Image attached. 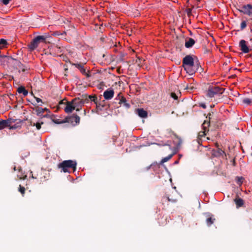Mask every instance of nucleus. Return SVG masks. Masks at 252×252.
I'll return each instance as SVG.
<instances>
[{"label": "nucleus", "mask_w": 252, "mask_h": 252, "mask_svg": "<svg viewBox=\"0 0 252 252\" xmlns=\"http://www.w3.org/2000/svg\"><path fill=\"white\" fill-rule=\"evenodd\" d=\"M43 110H44V113L46 111V112H47L48 111H49V110L47 108H43Z\"/></svg>", "instance_id": "nucleus-45"}, {"label": "nucleus", "mask_w": 252, "mask_h": 252, "mask_svg": "<svg viewBox=\"0 0 252 252\" xmlns=\"http://www.w3.org/2000/svg\"><path fill=\"white\" fill-rule=\"evenodd\" d=\"M223 92V89L219 86H210L207 91V95L209 97H213L216 95L221 94Z\"/></svg>", "instance_id": "nucleus-4"}, {"label": "nucleus", "mask_w": 252, "mask_h": 252, "mask_svg": "<svg viewBox=\"0 0 252 252\" xmlns=\"http://www.w3.org/2000/svg\"><path fill=\"white\" fill-rule=\"evenodd\" d=\"M175 163V164H177V163H178V160H177V161H175V163Z\"/></svg>", "instance_id": "nucleus-48"}, {"label": "nucleus", "mask_w": 252, "mask_h": 252, "mask_svg": "<svg viewBox=\"0 0 252 252\" xmlns=\"http://www.w3.org/2000/svg\"><path fill=\"white\" fill-rule=\"evenodd\" d=\"M195 88L193 85H192L191 84L189 85H187L185 87V89L188 90V91H192Z\"/></svg>", "instance_id": "nucleus-30"}, {"label": "nucleus", "mask_w": 252, "mask_h": 252, "mask_svg": "<svg viewBox=\"0 0 252 252\" xmlns=\"http://www.w3.org/2000/svg\"><path fill=\"white\" fill-rule=\"evenodd\" d=\"M136 114L142 118H145L147 117L148 113L143 108H138L135 110Z\"/></svg>", "instance_id": "nucleus-13"}, {"label": "nucleus", "mask_w": 252, "mask_h": 252, "mask_svg": "<svg viewBox=\"0 0 252 252\" xmlns=\"http://www.w3.org/2000/svg\"><path fill=\"white\" fill-rule=\"evenodd\" d=\"M20 174L17 175L18 177L19 178L20 180H25L27 178V175H25L24 177L22 176V172H19Z\"/></svg>", "instance_id": "nucleus-35"}, {"label": "nucleus", "mask_w": 252, "mask_h": 252, "mask_svg": "<svg viewBox=\"0 0 252 252\" xmlns=\"http://www.w3.org/2000/svg\"><path fill=\"white\" fill-rule=\"evenodd\" d=\"M32 178H34V177L33 176V175L32 176Z\"/></svg>", "instance_id": "nucleus-51"}, {"label": "nucleus", "mask_w": 252, "mask_h": 252, "mask_svg": "<svg viewBox=\"0 0 252 252\" xmlns=\"http://www.w3.org/2000/svg\"><path fill=\"white\" fill-rule=\"evenodd\" d=\"M191 9H189L188 10V11H187V13H188V15H189V14H190L191 13Z\"/></svg>", "instance_id": "nucleus-44"}, {"label": "nucleus", "mask_w": 252, "mask_h": 252, "mask_svg": "<svg viewBox=\"0 0 252 252\" xmlns=\"http://www.w3.org/2000/svg\"><path fill=\"white\" fill-rule=\"evenodd\" d=\"M166 200H168L169 202H171L172 203H174L176 202V199L170 198L169 196L167 195H165L162 197V202L163 203Z\"/></svg>", "instance_id": "nucleus-21"}, {"label": "nucleus", "mask_w": 252, "mask_h": 252, "mask_svg": "<svg viewBox=\"0 0 252 252\" xmlns=\"http://www.w3.org/2000/svg\"><path fill=\"white\" fill-rule=\"evenodd\" d=\"M20 174L17 175L18 177L19 178L20 180H25L27 178V175H25L24 177L22 176V172H19Z\"/></svg>", "instance_id": "nucleus-36"}, {"label": "nucleus", "mask_w": 252, "mask_h": 252, "mask_svg": "<svg viewBox=\"0 0 252 252\" xmlns=\"http://www.w3.org/2000/svg\"><path fill=\"white\" fill-rule=\"evenodd\" d=\"M199 106H200L201 107H202V108H204V109L206 108V104H205V103H200V104H199Z\"/></svg>", "instance_id": "nucleus-40"}, {"label": "nucleus", "mask_w": 252, "mask_h": 252, "mask_svg": "<svg viewBox=\"0 0 252 252\" xmlns=\"http://www.w3.org/2000/svg\"><path fill=\"white\" fill-rule=\"evenodd\" d=\"M194 65V60L191 55H187L183 60V66L186 70L187 73L189 75L195 73V69H191V66Z\"/></svg>", "instance_id": "nucleus-1"}, {"label": "nucleus", "mask_w": 252, "mask_h": 252, "mask_svg": "<svg viewBox=\"0 0 252 252\" xmlns=\"http://www.w3.org/2000/svg\"><path fill=\"white\" fill-rule=\"evenodd\" d=\"M60 104H64L65 105L64 108V111L66 113H70L75 109L73 104L71 101H68L65 100H62L60 102Z\"/></svg>", "instance_id": "nucleus-6"}, {"label": "nucleus", "mask_w": 252, "mask_h": 252, "mask_svg": "<svg viewBox=\"0 0 252 252\" xmlns=\"http://www.w3.org/2000/svg\"><path fill=\"white\" fill-rule=\"evenodd\" d=\"M77 162L76 160H66L58 164V167L61 168L64 172H69L68 168H72L74 171L76 169Z\"/></svg>", "instance_id": "nucleus-2"}, {"label": "nucleus", "mask_w": 252, "mask_h": 252, "mask_svg": "<svg viewBox=\"0 0 252 252\" xmlns=\"http://www.w3.org/2000/svg\"><path fill=\"white\" fill-rule=\"evenodd\" d=\"M119 103L126 109L129 108L130 106V104L127 102V100L124 97H122L121 99H119Z\"/></svg>", "instance_id": "nucleus-17"}, {"label": "nucleus", "mask_w": 252, "mask_h": 252, "mask_svg": "<svg viewBox=\"0 0 252 252\" xmlns=\"http://www.w3.org/2000/svg\"><path fill=\"white\" fill-rule=\"evenodd\" d=\"M212 155L215 157H219L224 154V152L219 148L212 151Z\"/></svg>", "instance_id": "nucleus-14"}, {"label": "nucleus", "mask_w": 252, "mask_h": 252, "mask_svg": "<svg viewBox=\"0 0 252 252\" xmlns=\"http://www.w3.org/2000/svg\"><path fill=\"white\" fill-rule=\"evenodd\" d=\"M22 172V169L21 167L19 169V172Z\"/></svg>", "instance_id": "nucleus-47"}, {"label": "nucleus", "mask_w": 252, "mask_h": 252, "mask_svg": "<svg viewBox=\"0 0 252 252\" xmlns=\"http://www.w3.org/2000/svg\"><path fill=\"white\" fill-rule=\"evenodd\" d=\"M171 96L174 99H177L178 98L177 95L174 93H172L171 94Z\"/></svg>", "instance_id": "nucleus-37"}, {"label": "nucleus", "mask_w": 252, "mask_h": 252, "mask_svg": "<svg viewBox=\"0 0 252 252\" xmlns=\"http://www.w3.org/2000/svg\"><path fill=\"white\" fill-rule=\"evenodd\" d=\"M231 162H232V164L233 166H235L236 165V162L234 159L231 160Z\"/></svg>", "instance_id": "nucleus-41"}, {"label": "nucleus", "mask_w": 252, "mask_h": 252, "mask_svg": "<svg viewBox=\"0 0 252 252\" xmlns=\"http://www.w3.org/2000/svg\"><path fill=\"white\" fill-rule=\"evenodd\" d=\"M47 37L44 35H38L35 37L30 44L28 45L29 48L32 51L36 48L40 42H44L46 41Z\"/></svg>", "instance_id": "nucleus-3"}, {"label": "nucleus", "mask_w": 252, "mask_h": 252, "mask_svg": "<svg viewBox=\"0 0 252 252\" xmlns=\"http://www.w3.org/2000/svg\"><path fill=\"white\" fill-rule=\"evenodd\" d=\"M165 145H168V146H169V149H171V146L169 144H165Z\"/></svg>", "instance_id": "nucleus-46"}, {"label": "nucleus", "mask_w": 252, "mask_h": 252, "mask_svg": "<svg viewBox=\"0 0 252 252\" xmlns=\"http://www.w3.org/2000/svg\"><path fill=\"white\" fill-rule=\"evenodd\" d=\"M215 219H212L211 217H209L206 219V223L208 226H210L214 223Z\"/></svg>", "instance_id": "nucleus-28"}, {"label": "nucleus", "mask_w": 252, "mask_h": 252, "mask_svg": "<svg viewBox=\"0 0 252 252\" xmlns=\"http://www.w3.org/2000/svg\"><path fill=\"white\" fill-rule=\"evenodd\" d=\"M247 26V23L245 21H243L241 23V29L243 30L245 29Z\"/></svg>", "instance_id": "nucleus-34"}, {"label": "nucleus", "mask_w": 252, "mask_h": 252, "mask_svg": "<svg viewBox=\"0 0 252 252\" xmlns=\"http://www.w3.org/2000/svg\"><path fill=\"white\" fill-rule=\"evenodd\" d=\"M178 143H177V146H180L181 144V143H182V140L180 138H179L178 139Z\"/></svg>", "instance_id": "nucleus-42"}, {"label": "nucleus", "mask_w": 252, "mask_h": 252, "mask_svg": "<svg viewBox=\"0 0 252 252\" xmlns=\"http://www.w3.org/2000/svg\"><path fill=\"white\" fill-rule=\"evenodd\" d=\"M14 170H16V167L15 166L14 167Z\"/></svg>", "instance_id": "nucleus-50"}, {"label": "nucleus", "mask_w": 252, "mask_h": 252, "mask_svg": "<svg viewBox=\"0 0 252 252\" xmlns=\"http://www.w3.org/2000/svg\"><path fill=\"white\" fill-rule=\"evenodd\" d=\"M195 40L191 38H188L185 41V46L187 48H190L195 44Z\"/></svg>", "instance_id": "nucleus-16"}, {"label": "nucleus", "mask_w": 252, "mask_h": 252, "mask_svg": "<svg viewBox=\"0 0 252 252\" xmlns=\"http://www.w3.org/2000/svg\"><path fill=\"white\" fill-rule=\"evenodd\" d=\"M7 122L5 120H1L0 121V130L3 129L7 126Z\"/></svg>", "instance_id": "nucleus-26"}, {"label": "nucleus", "mask_w": 252, "mask_h": 252, "mask_svg": "<svg viewBox=\"0 0 252 252\" xmlns=\"http://www.w3.org/2000/svg\"><path fill=\"white\" fill-rule=\"evenodd\" d=\"M97 99L96 97L92 95H89L88 96H86L83 99H81L82 102H83V106L84 104H88L92 101H93L94 103L96 104V108L97 110H101V108H100V105L97 104Z\"/></svg>", "instance_id": "nucleus-5"}, {"label": "nucleus", "mask_w": 252, "mask_h": 252, "mask_svg": "<svg viewBox=\"0 0 252 252\" xmlns=\"http://www.w3.org/2000/svg\"><path fill=\"white\" fill-rule=\"evenodd\" d=\"M75 109L77 111H79L83 106V102L81 99L79 98H75L71 100Z\"/></svg>", "instance_id": "nucleus-10"}, {"label": "nucleus", "mask_w": 252, "mask_h": 252, "mask_svg": "<svg viewBox=\"0 0 252 252\" xmlns=\"http://www.w3.org/2000/svg\"><path fill=\"white\" fill-rule=\"evenodd\" d=\"M25 188L23 187H22L21 185H20L19 191L22 193L23 196L24 195V194L25 193Z\"/></svg>", "instance_id": "nucleus-33"}, {"label": "nucleus", "mask_w": 252, "mask_h": 252, "mask_svg": "<svg viewBox=\"0 0 252 252\" xmlns=\"http://www.w3.org/2000/svg\"><path fill=\"white\" fill-rule=\"evenodd\" d=\"M17 92L19 94H23L24 96H27L28 94V91L23 86H20L18 87Z\"/></svg>", "instance_id": "nucleus-19"}, {"label": "nucleus", "mask_w": 252, "mask_h": 252, "mask_svg": "<svg viewBox=\"0 0 252 252\" xmlns=\"http://www.w3.org/2000/svg\"><path fill=\"white\" fill-rule=\"evenodd\" d=\"M235 202L237 208L242 206L244 204L243 200L240 198L236 199Z\"/></svg>", "instance_id": "nucleus-22"}, {"label": "nucleus", "mask_w": 252, "mask_h": 252, "mask_svg": "<svg viewBox=\"0 0 252 252\" xmlns=\"http://www.w3.org/2000/svg\"><path fill=\"white\" fill-rule=\"evenodd\" d=\"M243 103L247 105H250L252 102V100L249 98H246L243 99Z\"/></svg>", "instance_id": "nucleus-32"}, {"label": "nucleus", "mask_w": 252, "mask_h": 252, "mask_svg": "<svg viewBox=\"0 0 252 252\" xmlns=\"http://www.w3.org/2000/svg\"><path fill=\"white\" fill-rule=\"evenodd\" d=\"M67 121H71V122L74 121L76 124H78L80 122V117L77 115L74 114L73 116L70 118V120Z\"/></svg>", "instance_id": "nucleus-20"}, {"label": "nucleus", "mask_w": 252, "mask_h": 252, "mask_svg": "<svg viewBox=\"0 0 252 252\" xmlns=\"http://www.w3.org/2000/svg\"><path fill=\"white\" fill-rule=\"evenodd\" d=\"M7 42L3 39H0V49L4 47L6 45Z\"/></svg>", "instance_id": "nucleus-31"}, {"label": "nucleus", "mask_w": 252, "mask_h": 252, "mask_svg": "<svg viewBox=\"0 0 252 252\" xmlns=\"http://www.w3.org/2000/svg\"><path fill=\"white\" fill-rule=\"evenodd\" d=\"M72 65L76 67L82 74L86 75L87 77H90V75L86 71V69L83 64L81 63H72Z\"/></svg>", "instance_id": "nucleus-9"}, {"label": "nucleus", "mask_w": 252, "mask_h": 252, "mask_svg": "<svg viewBox=\"0 0 252 252\" xmlns=\"http://www.w3.org/2000/svg\"><path fill=\"white\" fill-rule=\"evenodd\" d=\"M34 98L35 99L36 102L37 103H38L39 102H42V100L40 98H39L38 97H35Z\"/></svg>", "instance_id": "nucleus-39"}, {"label": "nucleus", "mask_w": 252, "mask_h": 252, "mask_svg": "<svg viewBox=\"0 0 252 252\" xmlns=\"http://www.w3.org/2000/svg\"><path fill=\"white\" fill-rule=\"evenodd\" d=\"M239 47L241 50L244 53H248L251 50L250 46L247 42L244 39H242L239 42Z\"/></svg>", "instance_id": "nucleus-8"}, {"label": "nucleus", "mask_w": 252, "mask_h": 252, "mask_svg": "<svg viewBox=\"0 0 252 252\" xmlns=\"http://www.w3.org/2000/svg\"><path fill=\"white\" fill-rule=\"evenodd\" d=\"M42 124H43V122L39 121L35 123H34L33 124V126H35L36 127V129L39 130L41 128V126Z\"/></svg>", "instance_id": "nucleus-27"}, {"label": "nucleus", "mask_w": 252, "mask_h": 252, "mask_svg": "<svg viewBox=\"0 0 252 252\" xmlns=\"http://www.w3.org/2000/svg\"><path fill=\"white\" fill-rule=\"evenodd\" d=\"M7 58V56L5 55H0V59H4Z\"/></svg>", "instance_id": "nucleus-43"}, {"label": "nucleus", "mask_w": 252, "mask_h": 252, "mask_svg": "<svg viewBox=\"0 0 252 252\" xmlns=\"http://www.w3.org/2000/svg\"><path fill=\"white\" fill-rule=\"evenodd\" d=\"M174 154L175 153L171 154L169 155V156H168L167 157L162 158L160 161V163L162 164V163L168 161L173 157V156L174 155Z\"/></svg>", "instance_id": "nucleus-23"}, {"label": "nucleus", "mask_w": 252, "mask_h": 252, "mask_svg": "<svg viewBox=\"0 0 252 252\" xmlns=\"http://www.w3.org/2000/svg\"><path fill=\"white\" fill-rule=\"evenodd\" d=\"M34 110L36 113V115L41 118L47 117L48 116L47 114L43 115L44 110L43 108L41 107H37Z\"/></svg>", "instance_id": "nucleus-15"}, {"label": "nucleus", "mask_w": 252, "mask_h": 252, "mask_svg": "<svg viewBox=\"0 0 252 252\" xmlns=\"http://www.w3.org/2000/svg\"><path fill=\"white\" fill-rule=\"evenodd\" d=\"M199 67L201 69H202V68L200 65V63H199L197 62H196V63H194V65L193 66H191V69H194L195 68V72L197 71Z\"/></svg>", "instance_id": "nucleus-24"}, {"label": "nucleus", "mask_w": 252, "mask_h": 252, "mask_svg": "<svg viewBox=\"0 0 252 252\" xmlns=\"http://www.w3.org/2000/svg\"><path fill=\"white\" fill-rule=\"evenodd\" d=\"M18 66L19 68V72H27L29 69V68L23 64L19 62Z\"/></svg>", "instance_id": "nucleus-18"}, {"label": "nucleus", "mask_w": 252, "mask_h": 252, "mask_svg": "<svg viewBox=\"0 0 252 252\" xmlns=\"http://www.w3.org/2000/svg\"><path fill=\"white\" fill-rule=\"evenodd\" d=\"M54 122L56 124H62L63 123H64L65 121H60L59 120H56L54 121Z\"/></svg>", "instance_id": "nucleus-38"}, {"label": "nucleus", "mask_w": 252, "mask_h": 252, "mask_svg": "<svg viewBox=\"0 0 252 252\" xmlns=\"http://www.w3.org/2000/svg\"><path fill=\"white\" fill-rule=\"evenodd\" d=\"M114 94V91L113 90L108 89L104 91L103 93V96L106 100H109L111 99Z\"/></svg>", "instance_id": "nucleus-12"}, {"label": "nucleus", "mask_w": 252, "mask_h": 252, "mask_svg": "<svg viewBox=\"0 0 252 252\" xmlns=\"http://www.w3.org/2000/svg\"><path fill=\"white\" fill-rule=\"evenodd\" d=\"M244 179V178H243L242 177H236V181L237 184L238 185L241 186L243 182Z\"/></svg>", "instance_id": "nucleus-25"}, {"label": "nucleus", "mask_w": 252, "mask_h": 252, "mask_svg": "<svg viewBox=\"0 0 252 252\" xmlns=\"http://www.w3.org/2000/svg\"><path fill=\"white\" fill-rule=\"evenodd\" d=\"M239 11L245 14L252 17V4H248L242 6V9Z\"/></svg>", "instance_id": "nucleus-7"}, {"label": "nucleus", "mask_w": 252, "mask_h": 252, "mask_svg": "<svg viewBox=\"0 0 252 252\" xmlns=\"http://www.w3.org/2000/svg\"><path fill=\"white\" fill-rule=\"evenodd\" d=\"M210 126V122L208 121H204V123L202 125V127L203 131H201L199 133L200 136H204L206 135V132L208 131V127Z\"/></svg>", "instance_id": "nucleus-11"}, {"label": "nucleus", "mask_w": 252, "mask_h": 252, "mask_svg": "<svg viewBox=\"0 0 252 252\" xmlns=\"http://www.w3.org/2000/svg\"><path fill=\"white\" fill-rule=\"evenodd\" d=\"M159 167V165L156 162L152 164L150 166L147 167V170H149L150 168L153 169L154 170H155L156 168Z\"/></svg>", "instance_id": "nucleus-29"}, {"label": "nucleus", "mask_w": 252, "mask_h": 252, "mask_svg": "<svg viewBox=\"0 0 252 252\" xmlns=\"http://www.w3.org/2000/svg\"><path fill=\"white\" fill-rule=\"evenodd\" d=\"M84 115H86V111H85V110H84Z\"/></svg>", "instance_id": "nucleus-49"}]
</instances>
